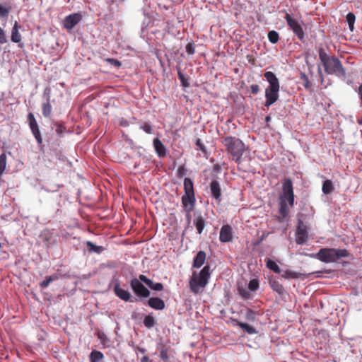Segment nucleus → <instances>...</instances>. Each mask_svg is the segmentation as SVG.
<instances>
[{"mask_svg": "<svg viewBox=\"0 0 362 362\" xmlns=\"http://www.w3.org/2000/svg\"><path fill=\"white\" fill-rule=\"evenodd\" d=\"M59 274H54L51 276H46L45 279L40 284V286L42 288H45L49 285V284L52 281L57 280V279H59Z\"/></svg>", "mask_w": 362, "mask_h": 362, "instance_id": "obj_25", "label": "nucleus"}, {"mask_svg": "<svg viewBox=\"0 0 362 362\" xmlns=\"http://www.w3.org/2000/svg\"><path fill=\"white\" fill-rule=\"evenodd\" d=\"M151 289L154 291H162L163 289V285L161 283H153L152 281V284L150 286H148Z\"/></svg>", "mask_w": 362, "mask_h": 362, "instance_id": "obj_41", "label": "nucleus"}, {"mask_svg": "<svg viewBox=\"0 0 362 362\" xmlns=\"http://www.w3.org/2000/svg\"><path fill=\"white\" fill-rule=\"evenodd\" d=\"M206 257V255L205 252L202 250L198 252L193 260V267L200 268L204 264Z\"/></svg>", "mask_w": 362, "mask_h": 362, "instance_id": "obj_18", "label": "nucleus"}, {"mask_svg": "<svg viewBox=\"0 0 362 362\" xmlns=\"http://www.w3.org/2000/svg\"><path fill=\"white\" fill-rule=\"evenodd\" d=\"M227 153L231 156L232 160L238 164L241 163L242 156L247 148L239 138L226 136L221 140Z\"/></svg>", "mask_w": 362, "mask_h": 362, "instance_id": "obj_2", "label": "nucleus"}, {"mask_svg": "<svg viewBox=\"0 0 362 362\" xmlns=\"http://www.w3.org/2000/svg\"><path fill=\"white\" fill-rule=\"evenodd\" d=\"M52 107L50 103V100L49 98H48L47 102L43 103L42 106L43 116L45 117H49L52 114Z\"/></svg>", "mask_w": 362, "mask_h": 362, "instance_id": "obj_24", "label": "nucleus"}, {"mask_svg": "<svg viewBox=\"0 0 362 362\" xmlns=\"http://www.w3.org/2000/svg\"><path fill=\"white\" fill-rule=\"evenodd\" d=\"M11 10V7H6L4 5H0V17L8 16Z\"/></svg>", "mask_w": 362, "mask_h": 362, "instance_id": "obj_39", "label": "nucleus"}, {"mask_svg": "<svg viewBox=\"0 0 362 362\" xmlns=\"http://www.w3.org/2000/svg\"><path fill=\"white\" fill-rule=\"evenodd\" d=\"M266 264H267V268L269 269L270 270L273 271L274 272H275L276 274H280L281 269L274 261H273L270 259H267V260L266 262Z\"/></svg>", "mask_w": 362, "mask_h": 362, "instance_id": "obj_29", "label": "nucleus"}, {"mask_svg": "<svg viewBox=\"0 0 362 362\" xmlns=\"http://www.w3.org/2000/svg\"><path fill=\"white\" fill-rule=\"evenodd\" d=\"M346 22L349 25V30L353 32L354 30V23L356 16L354 13L349 12L346 16Z\"/></svg>", "mask_w": 362, "mask_h": 362, "instance_id": "obj_30", "label": "nucleus"}, {"mask_svg": "<svg viewBox=\"0 0 362 362\" xmlns=\"http://www.w3.org/2000/svg\"><path fill=\"white\" fill-rule=\"evenodd\" d=\"M237 323H238V325L245 332H247V334H256L257 333V331L256 329L249 325L247 323H245V322H240V321H236Z\"/></svg>", "mask_w": 362, "mask_h": 362, "instance_id": "obj_26", "label": "nucleus"}, {"mask_svg": "<svg viewBox=\"0 0 362 362\" xmlns=\"http://www.w3.org/2000/svg\"><path fill=\"white\" fill-rule=\"evenodd\" d=\"M141 362H151L147 356H144L141 358Z\"/></svg>", "mask_w": 362, "mask_h": 362, "instance_id": "obj_53", "label": "nucleus"}, {"mask_svg": "<svg viewBox=\"0 0 362 362\" xmlns=\"http://www.w3.org/2000/svg\"><path fill=\"white\" fill-rule=\"evenodd\" d=\"M6 167V156L5 153L0 155V170H5Z\"/></svg>", "mask_w": 362, "mask_h": 362, "instance_id": "obj_40", "label": "nucleus"}, {"mask_svg": "<svg viewBox=\"0 0 362 362\" xmlns=\"http://www.w3.org/2000/svg\"><path fill=\"white\" fill-rule=\"evenodd\" d=\"M322 190L324 194H328L333 192L334 186L330 180H326L323 182Z\"/></svg>", "mask_w": 362, "mask_h": 362, "instance_id": "obj_27", "label": "nucleus"}, {"mask_svg": "<svg viewBox=\"0 0 362 362\" xmlns=\"http://www.w3.org/2000/svg\"><path fill=\"white\" fill-rule=\"evenodd\" d=\"M264 76L269 83L265 89L266 101L264 103V106L269 107L278 100L280 85L278 78L272 71L265 72Z\"/></svg>", "mask_w": 362, "mask_h": 362, "instance_id": "obj_3", "label": "nucleus"}, {"mask_svg": "<svg viewBox=\"0 0 362 362\" xmlns=\"http://www.w3.org/2000/svg\"><path fill=\"white\" fill-rule=\"evenodd\" d=\"M103 354L99 351L94 350L90 354V362H99L103 358Z\"/></svg>", "mask_w": 362, "mask_h": 362, "instance_id": "obj_28", "label": "nucleus"}, {"mask_svg": "<svg viewBox=\"0 0 362 362\" xmlns=\"http://www.w3.org/2000/svg\"><path fill=\"white\" fill-rule=\"evenodd\" d=\"M185 194L182 197L181 202L184 211H193L196 204V198L194 189L193 181L185 177L184 180Z\"/></svg>", "mask_w": 362, "mask_h": 362, "instance_id": "obj_6", "label": "nucleus"}, {"mask_svg": "<svg viewBox=\"0 0 362 362\" xmlns=\"http://www.w3.org/2000/svg\"><path fill=\"white\" fill-rule=\"evenodd\" d=\"M232 228L230 225H224L220 230L219 240L222 243H228L232 240Z\"/></svg>", "mask_w": 362, "mask_h": 362, "instance_id": "obj_13", "label": "nucleus"}, {"mask_svg": "<svg viewBox=\"0 0 362 362\" xmlns=\"http://www.w3.org/2000/svg\"><path fill=\"white\" fill-rule=\"evenodd\" d=\"M177 75H178V78L180 80V82H181L182 86L188 87L189 86V83L187 81V80H186L185 76L183 75V74L181 71H179L178 73H177Z\"/></svg>", "mask_w": 362, "mask_h": 362, "instance_id": "obj_42", "label": "nucleus"}, {"mask_svg": "<svg viewBox=\"0 0 362 362\" xmlns=\"http://www.w3.org/2000/svg\"><path fill=\"white\" fill-rule=\"evenodd\" d=\"M138 279L140 281V282H144L147 286H150L152 284V280L147 278L144 274H140Z\"/></svg>", "mask_w": 362, "mask_h": 362, "instance_id": "obj_45", "label": "nucleus"}, {"mask_svg": "<svg viewBox=\"0 0 362 362\" xmlns=\"http://www.w3.org/2000/svg\"><path fill=\"white\" fill-rule=\"evenodd\" d=\"M266 120H267V122H268L269 120H270V117H269V116H267V117H266Z\"/></svg>", "mask_w": 362, "mask_h": 362, "instance_id": "obj_56", "label": "nucleus"}, {"mask_svg": "<svg viewBox=\"0 0 362 362\" xmlns=\"http://www.w3.org/2000/svg\"><path fill=\"white\" fill-rule=\"evenodd\" d=\"M153 147L155 151L160 158H163L166 156V148L158 138L153 139Z\"/></svg>", "mask_w": 362, "mask_h": 362, "instance_id": "obj_16", "label": "nucleus"}, {"mask_svg": "<svg viewBox=\"0 0 362 362\" xmlns=\"http://www.w3.org/2000/svg\"><path fill=\"white\" fill-rule=\"evenodd\" d=\"M185 214H186V218H187V220L188 221V223H190V221H191V212L192 211H185Z\"/></svg>", "mask_w": 362, "mask_h": 362, "instance_id": "obj_52", "label": "nucleus"}, {"mask_svg": "<svg viewBox=\"0 0 362 362\" xmlns=\"http://www.w3.org/2000/svg\"><path fill=\"white\" fill-rule=\"evenodd\" d=\"M140 129L144 131L147 134H152L153 133V128L151 125L148 122H144L140 126Z\"/></svg>", "mask_w": 362, "mask_h": 362, "instance_id": "obj_37", "label": "nucleus"}, {"mask_svg": "<svg viewBox=\"0 0 362 362\" xmlns=\"http://www.w3.org/2000/svg\"><path fill=\"white\" fill-rule=\"evenodd\" d=\"M28 120L29 122V127L30 128V130H31L33 136H35L38 144L41 145L42 143V139L41 136V134H40V132L39 129L38 124H37V121H36V119L34 117V115L33 113L30 112L28 115Z\"/></svg>", "mask_w": 362, "mask_h": 362, "instance_id": "obj_11", "label": "nucleus"}, {"mask_svg": "<svg viewBox=\"0 0 362 362\" xmlns=\"http://www.w3.org/2000/svg\"><path fill=\"white\" fill-rule=\"evenodd\" d=\"M18 28H19L18 23V22L16 21L14 23V25L12 28L11 37L12 42H16V43L20 42L21 40V35L18 32Z\"/></svg>", "mask_w": 362, "mask_h": 362, "instance_id": "obj_21", "label": "nucleus"}, {"mask_svg": "<svg viewBox=\"0 0 362 362\" xmlns=\"http://www.w3.org/2000/svg\"><path fill=\"white\" fill-rule=\"evenodd\" d=\"M284 18L288 26L291 30H292L294 35H296L300 40H303L305 36V33L301 25L299 23L298 20L293 18L288 13H286Z\"/></svg>", "mask_w": 362, "mask_h": 362, "instance_id": "obj_8", "label": "nucleus"}, {"mask_svg": "<svg viewBox=\"0 0 362 362\" xmlns=\"http://www.w3.org/2000/svg\"><path fill=\"white\" fill-rule=\"evenodd\" d=\"M210 267L206 265L199 272V274L193 272L189 279V288L192 293L198 294L202 293L203 289L206 286L210 278Z\"/></svg>", "mask_w": 362, "mask_h": 362, "instance_id": "obj_4", "label": "nucleus"}, {"mask_svg": "<svg viewBox=\"0 0 362 362\" xmlns=\"http://www.w3.org/2000/svg\"><path fill=\"white\" fill-rule=\"evenodd\" d=\"M358 94L361 100L360 105L362 107V83L359 86L358 89Z\"/></svg>", "mask_w": 362, "mask_h": 362, "instance_id": "obj_51", "label": "nucleus"}, {"mask_svg": "<svg viewBox=\"0 0 362 362\" xmlns=\"http://www.w3.org/2000/svg\"><path fill=\"white\" fill-rule=\"evenodd\" d=\"M308 239V231L306 226L304 225L303 221L298 220V227L296 230V242L298 245H303Z\"/></svg>", "mask_w": 362, "mask_h": 362, "instance_id": "obj_12", "label": "nucleus"}, {"mask_svg": "<svg viewBox=\"0 0 362 362\" xmlns=\"http://www.w3.org/2000/svg\"><path fill=\"white\" fill-rule=\"evenodd\" d=\"M185 49H186L187 53L189 55H192L195 52V48L192 43H190V42L187 43L185 47Z\"/></svg>", "mask_w": 362, "mask_h": 362, "instance_id": "obj_46", "label": "nucleus"}, {"mask_svg": "<svg viewBox=\"0 0 362 362\" xmlns=\"http://www.w3.org/2000/svg\"><path fill=\"white\" fill-rule=\"evenodd\" d=\"M289 206L288 201L279 199V214L282 218L288 216L290 212Z\"/></svg>", "mask_w": 362, "mask_h": 362, "instance_id": "obj_19", "label": "nucleus"}, {"mask_svg": "<svg viewBox=\"0 0 362 362\" xmlns=\"http://www.w3.org/2000/svg\"><path fill=\"white\" fill-rule=\"evenodd\" d=\"M156 322L154 317L151 315H146L144 319V325L146 327L150 329L156 325Z\"/></svg>", "mask_w": 362, "mask_h": 362, "instance_id": "obj_32", "label": "nucleus"}, {"mask_svg": "<svg viewBox=\"0 0 362 362\" xmlns=\"http://www.w3.org/2000/svg\"><path fill=\"white\" fill-rule=\"evenodd\" d=\"M248 288L252 291H256L259 288V281L257 279H252L248 284Z\"/></svg>", "mask_w": 362, "mask_h": 362, "instance_id": "obj_36", "label": "nucleus"}, {"mask_svg": "<svg viewBox=\"0 0 362 362\" xmlns=\"http://www.w3.org/2000/svg\"><path fill=\"white\" fill-rule=\"evenodd\" d=\"M86 245L88 247L89 252H94L96 254L102 253L105 249L103 246H98L95 245L93 243L90 241L86 242Z\"/></svg>", "mask_w": 362, "mask_h": 362, "instance_id": "obj_22", "label": "nucleus"}, {"mask_svg": "<svg viewBox=\"0 0 362 362\" xmlns=\"http://www.w3.org/2000/svg\"><path fill=\"white\" fill-rule=\"evenodd\" d=\"M282 276L284 278L298 279L300 276V274L294 271L286 270Z\"/></svg>", "mask_w": 362, "mask_h": 362, "instance_id": "obj_35", "label": "nucleus"}, {"mask_svg": "<svg viewBox=\"0 0 362 362\" xmlns=\"http://www.w3.org/2000/svg\"><path fill=\"white\" fill-rule=\"evenodd\" d=\"M259 315L260 313L258 311L247 309L245 313V318L250 321H255Z\"/></svg>", "mask_w": 362, "mask_h": 362, "instance_id": "obj_31", "label": "nucleus"}, {"mask_svg": "<svg viewBox=\"0 0 362 362\" xmlns=\"http://www.w3.org/2000/svg\"><path fill=\"white\" fill-rule=\"evenodd\" d=\"M130 285L136 296L144 298L149 297L151 294L150 291L138 279H132L130 281Z\"/></svg>", "mask_w": 362, "mask_h": 362, "instance_id": "obj_9", "label": "nucleus"}, {"mask_svg": "<svg viewBox=\"0 0 362 362\" xmlns=\"http://www.w3.org/2000/svg\"><path fill=\"white\" fill-rule=\"evenodd\" d=\"M195 145L198 147V149L202 151V152L204 153H206V147L205 146L202 144V141L199 138H197L195 139V142H194Z\"/></svg>", "mask_w": 362, "mask_h": 362, "instance_id": "obj_43", "label": "nucleus"}, {"mask_svg": "<svg viewBox=\"0 0 362 362\" xmlns=\"http://www.w3.org/2000/svg\"><path fill=\"white\" fill-rule=\"evenodd\" d=\"M210 190L213 198L220 202L221 199V189L219 182L214 180L210 183Z\"/></svg>", "mask_w": 362, "mask_h": 362, "instance_id": "obj_14", "label": "nucleus"}, {"mask_svg": "<svg viewBox=\"0 0 362 362\" xmlns=\"http://www.w3.org/2000/svg\"><path fill=\"white\" fill-rule=\"evenodd\" d=\"M194 225L199 234H201L205 227L206 221L202 216H197L194 219Z\"/></svg>", "mask_w": 362, "mask_h": 362, "instance_id": "obj_20", "label": "nucleus"}, {"mask_svg": "<svg viewBox=\"0 0 362 362\" xmlns=\"http://www.w3.org/2000/svg\"><path fill=\"white\" fill-rule=\"evenodd\" d=\"M160 357L162 360L167 361L169 358L168 351L165 349H162L160 352Z\"/></svg>", "mask_w": 362, "mask_h": 362, "instance_id": "obj_47", "label": "nucleus"}, {"mask_svg": "<svg viewBox=\"0 0 362 362\" xmlns=\"http://www.w3.org/2000/svg\"><path fill=\"white\" fill-rule=\"evenodd\" d=\"M300 79L301 80V83H302L303 86L306 89H308L311 87V83L305 74L301 73L300 75Z\"/></svg>", "mask_w": 362, "mask_h": 362, "instance_id": "obj_34", "label": "nucleus"}, {"mask_svg": "<svg viewBox=\"0 0 362 362\" xmlns=\"http://www.w3.org/2000/svg\"><path fill=\"white\" fill-rule=\"evenodd\" d=\"M238 292L240 295L245 299H249L251 298V294L250 291L243 288H238Z\"/></svg>", "mask_w": 362, "mask_h": 362, "instance_id": "obj_38", "label": "nucleus"}, {"mask_svg": "<svg viewBox=\"0 0 362 362\" xmlns=\"http://www.w3.org/2000/svg\"><path fill=\"white\" fill-rule=\"evenodd\" d=\"M319 59L322 64L327 74L335 75L345 78L346 76L345 69L340 60L335 56L329 55L323 48L319 50Z\"/></svg>", "mask_w": 362, "mask_h": 362, "instance_id": "obj_1", "label": "nucleus"}, {"mask_svg": "<svg viewBox=\"0 0 362 362\" xmlns=\"http://www.w3.org/2000/svg\"><path fill=\"white\" fill-rule=\"evenodd\" d=\"M114 292L115 295L122 300L125 302H132V300H131V295L129 292L127 290L122 288L119 286V284H115V286H114Z\"/></svg>", "mask_w": 362, "mask_h": 362, "instance_id": "obj_15", "label": "nucleus"}, {"mask_svg": "<svg viewBox=\"0 0 362 362\" xmlns=\"http://www.w3.org/2000/svg\"><path fill=\"white\" fill-rule=\"evenodd\" d=\"M139 350H140V351H141V352H142V353H144V352H145V349H140Z\"/></svg>", "mask_w": 362, "mask_h": 362, "instance_id": "obj_55", "label": "nucleus"}, {"mask_svg": "<svg viewBox=\"0 0 362 362\" xmlns=\"http://www.w3.org/2000/svg\"><path fill=\"white\" fill-rule=\"evenodd\" d=\"M185 172H186V169L185 168V167L184 166H180L178 168V169H177V175L178 177H182V176L185 175Z\"/></svg>", "mask_w": 362, "mask_h": 362, "instance_id": "obj_49", "label": "nucleus"}, {"mask_svg": "<svg viewBox=\"0 0 362 362\" xmlns=\"http://www.w3.org/2000/svg\"><path fill=\"white\" fill-rule=\"evenodd\" d=\"M7 42L5 33L4 30L0 27V44H4Z\"/></svg>", "mask_w": 362, "mask_h": 362, "instance_id": "obj_48", "label": "nucleus"}, {"mask_svg": "<svg viewBox=\"0 0 362 362\" xmlns=\"http://www.w3.org/2000/svg\"><path fill=\"white\" fill-rule=\"evenodd\" d=\"M148 305L153 309L161 310L165 308V302L160 298L153 297L148 300Z\"/></svg>", "mask_w": 362, "mask_h": 362, "instance_id": "obj_17", "label": "nucleus"}, {"mask_svg": "<svg viewBox=\"0 0 362 362\" xmlns=\"http://www.w3.org/2000/svg\"><path fill=\"white\" fill-rule=\"evenodd\" d=\"M3 173H4V170H0V176L3 174Z\"/></svg>", "mask_w": 362, "mask_h": 362, "instance_id": "obj_57", "label": "nucleus"}, {"mask_svg": "<svg viewBox=\"0 0 362 362\" xmlns=\"http://www.w3.org/2000/svg\"><path fill=\"white\" fill-rule=\"evenodd\" d=\"M106 62L116 67H120L122 65L121 62L119 60L113 58H107L106 59Z\"/></svg>", "mask_w": 362, "mask_h": 362, "instance_id": "obj_44", "label": "nucleus"}, {"mask_svg": "<svg viewBox=\"0 0 362 362\" xmlns=\"http://www.w3.org/2000/svg\"><path fill=\"white\" fill-rule=\"evenodd\" d=\"M268 39L272 44L276 43L279 40V35L275 30H271L268 33Z\"/></svg>", "mask_w": 362, "mask_h": 362, "instance_id": "obj_33", "label": "nucleus"}, {"mask_svg": "<svg viewBox=\"0 0 362 362\" xmlns=\"http://www.w3.org/2000/svg\"><path fill=\"white\" fill-rule=\"evenodd\" d=\"M82 15L79 13H74L66 16L63 21V27L71 31L81 20Z\"/></svg>", "mask_w": 362, "mask_h": 362, "instance_id": "obj_10", "label": "nucleus"}, {"mask_svg": "<svg viewBox=\"0 0 362 362\" xmlns=\"http://www.w3.org/2000/svg\"><path fill=\"white\" fill-rule=\"evenodd\" d=\"M280 200L288 201L290 206L294 205V192L293 187V182L290 178H285L282 184V194L279 197Z\"/></svg>", "mask_w": 362, "mask_h": 362, "instance_id": "obj_7", "label": "nucleus"}, {"mask_svg": "<svg viewBox=\"0 0 362 362\" xmlns=\"http://www.w3.org/2000/svg\"><path fill=\"white\" fill-rule=\"evenodd\" d=\"M56 132H57V134H60V133L62 132V127H61V126H59V127L56 129Z\"/></svg>", "mask_w": 362, "mask_h": 362, "instance_id": "obj_54", "label": "nucleus"}, {"mask_svg": "<svg viewBox=\"0 0 362 362\" xmlns=\"http://www.w3.org/2000/svg\"><path fill=\"white\" fill-rule=\"evenodd\" d=\"M269 284L272 290L278 293L279 295H283L285 292L283 285L281 284L279 281L275 280L270 281Z\"/></svg>", "mask_w": 362, "mask_h": 362, "instance_id": "obj_23", "label": "nucleus"}, {"mask_svg": "<svg viewBox=\"0 0 362 362\" xmlns=\"http://www.w3.org/2000/svg\"><path fill=\"white\" fill-rule=\"evenodd\" d=\"M251 93L253 94H257L259 91V86L257 84H252L250 86Z\"/></svg>", "mask_w": 362, "mask_h": 362, "instance_id": "obj_50", "label": "nucleus"}, {"mask_svg": "<svg viewBox=\"0 0 362 362\" xmlns=\"http://www.w3.org/2000/svg\"><path fill=\"white\" fill-rule=\"evenodd\" d=\"M350 255L346 249H335L325 247L321 248L315 255V257L322 262H336L339 259L348 257Z\"/></svg>", "mask_w": 362, "mask_h": 362, "instance_id": "obj_5", "label": "nucleus"}]
</instances>
